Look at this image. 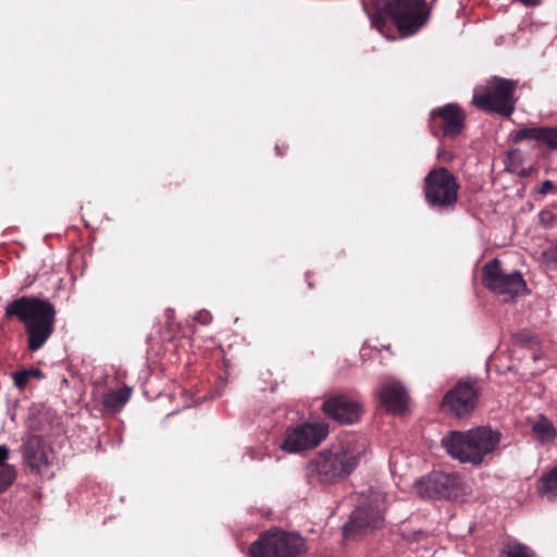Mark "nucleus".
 <instances>
[{"label": "nucleus", "instance_id": "27", "mask_svg": "<svg viewBox=\"0 0 557 557\" xmlns=\"http://www.w3.org/2000/svg\"><path fill=\"white\" fill-rule=\"evenodd\" d=\"M9 457V449L4 445H0V466H9L5 460Z\"/></svg>", "mask_w": 557, "mask_h": 557}, {"label": "nucleus", "instance_id": "17", "mask_svg": "<svg viewBox=\"0 0 557 557\" xmlns=\"http://www.w3.org/2000/svg\"><path fill=\"white\" fill-rule=\"evenodd\" d=\"M22 453L27 465L37 471L48 465V457L42 447V441L38 435H30L26 438Z\"/></svg>", "mask_w": 557, "mask_h": 557}, {"label": "nucleus", "instance_id": "20", "mask_svg": "<svg viewBox=\"0 0 557 557\" xmlns=\"http://www.w3.org/2000/svg\"><path fill=\"white\" fill-rule=\"evenodd\" d=\"M539 490L541 495L548 500H555L557 498V466L542 476Z\"/></svg>", "mask_w": 557, "mask_h": 557}, {"label": "nucleus", "instance_id": "3", "mask_svg": "<svg viewBox=\"0 0 557 557\" xmlns=\"http://www.w3.org/2000/svg\"><path fill=\"white\" fill-rule=\"evenodd\" d=\"M502 434L490 426L468 431H450L441 443L447 454L462 463L482 465L499 447Z\"/></svg>", "mask_w": 557, "mask_h": 557}, {"label": "nucleus", "instance_id": "8", "mask_svg": "<svg viewBox=\"0 0 557 557\" xmlns=\"http://www.w3.org/2000/svg\"><path fill=\"white\" fill-rule=\"evenodd\" d=\"M386 9L399 30L406 35L414 34L429 17L425 0H386Z\"/></svg>", "mask_w": 557, "mask_h": 557}, {"label": "nucleus", "instance_id": "9", "mask_svg": "<svg viewBox=\"0 0 557 557\" xmlns=\"http://www.w3.org/2000/svg\"><path fill=\"white\" fill-rule=\"evenodd\" d=\"M483 283L493 293L503 295L505 301L513 299L527 287L520 272H505L497 259L483 267Z\"/></svg>", "mask_w": 557, "mask_h": 557}, {"label": "nucleus", "instance_id": "21", "mask_svg": "<svg viewBox=\"0 0 557 557\" xmlns=\"http://www.w3.org/2000/svg\"><path fill=\"white\" fill-rule=\"evenodd\" d=\"M504 557H534V552L516 541L508 542L503 550Z\"/></svg>", "mask_w": 557, "mask_h": 557}, {"label": "nucleus", "instance_id": "28", "mask_svg": "<svg viewBox=\"0 0 557 557\" xmlns=\"http://www.w3.org/2000/svg\"><path fill=\"white\" fill-rule=\"evenodd\" d=\"M553 188V183L548 180L544 181L539 189L540 194H547Z\"/></svg>", "mask_w": 557, "mask_h": 557}, {"label": "nucleus", "instance_id": "22", "mask_svg": "<svg viewBox=\"0 0 557 557\" xmlns=\"http://www.w3.org/2000/svg\"><path fill=\"white\" fill-rule=\"evenodd\" d=\"M16 470L14 466H0V492L5 491L15 480Z\"/></svg>", "mask_w": 557, "mask_h": 557}, {"label": "nucleus", "instance_id": "7", "mask_svg": "<svg viewBox=\"0 0 557 557\" xmlns=\"http://www.w3.org/2000/svg\"><path fill=\"white\" fill-rule=\"evenodd\" d=\"M459 185L446 168H437L424 177L425 201L440 210L453 209L458 199Z\"/></svg>", "mask_w": 557, "mask_h": 557}, {"label": "nucleus", "instance_id": "13", "mask_svg": "<svg viewBox=\"0 0 557 557\" xmlns=\"http://www.w3.org/2000/svg\"><path fill=\"white\" fill-rule=\"evenodd\" d=\"M465 117V112L459 106L446 104L432 111L430 119L432 131L436 134L435 128L440 127L444 136L455 138L463 129Z\"/></svg>", "mask_w": 557, "mask_h": 557}, {"label": "nucleus", "instance_id": "16", "mask_svg": "<svg viewBox=\"0 0 557 557\" xmlns=\"http://www.w3.org/2000/svg\"><path fill=\"white\" fill-rule=\"evenodd\" d=\"M380 399L383 406L394 413H400L407 408V393L397 382L386 384L380 391Z\"/></svg>", "mask_w": 557, "mask_h": 557}, {"label": "nucleus", "instance_id": "25", "mask_svg": "<svg viewBox=\"0 0 557 557\" xmlns=\"http://www.w3.org/2000/svg\"><path fill=\"white\" fill-rule=\"evenodd\" d=\"M513 341H515V344H517V345L528 346V345L535 343V337L533 336L532 333H530L528 331H522L515 335Z\"/></svg>", "mask_w": 557, "mask_h": 557}, {"label": "nucleus", "instance_id": "6", "mask_svg": "<svg viewBox=\"0 0 557 557\" xmlns=\"http://www.w3.org/2000/svg\"><path fill=\"white\" fill-rule=\"evenodd\" d=\"M516 87L517 82L515 81L493 77L482 92L475 91L472 101L483 110L509 116L515 111Z\"/></svg>", "mask_w": 557, "mask_h": 557}, {"label": "nucleus", "instance_id": "18", "mask_svg": "<svg viewBox=\"0 0 557 557\" xmlns=\"http://www.w3.org/2000/svg\"><path fill=\"white\" fill-rule=\"evenodd\" d=\"M533 437L542 445L552 443L557 437V429L554 423L543 414L529 419Z\"/></svg>", "mask_w": 557, "mask_h": 557}, {"label": "nucleus", "instance_id": "19", "mask_svg": "<svg viewBox=\"0 0 557 557\" xmlns=\"http://www.w3.org/2000/svg\"><path fill=\"white\" fill-rule=\"evenodd\" d=\"M131 394L128 387L110 392L103 398V406L111 412H116L128 401Z\"/></svg>", "mask_w": 557, "mask_h": 557}, {"label": "nucleus", "instance_id": "12", "mask_svg": "<svg viewBox=\"0 0 557 557\" xmlns=\"http://www.w3.org/2000/svg\"><path fill=\"white\" fill-rule=\"evenodd\" d=\"M476 400L478 391L474 385L469 382L460 381L445 395L443 407L460 418L474 410Z\"/></svg>", "mask_w": 557, "mask_h": 557}, {"label": "nucleus", "instance_id": "2", "mask_svg": "<svg viewBox=\"0 0 557 557\" xmlns=\"http://www.w3.org/2000/svg\"><path fill=\"white\" fill-rule=\"evenodd\" d=\"M5 317H15L25 325L28 348L32 351L40 349L54 330V306L39 297L22 296L11 301L5 308Z\"/></svg>", "mask_w": 557, "mask_h": 557}, {"label": "nucleus", "instance_id": "4", "mask_svg": "<svg viewBox=\"0 0 557 557\" xmlns=\"http://www.w3.org/2000/svg\"><path fill=\"white\" fill-rule=\"evenodd\" d=\"M307 552L306 542L297 533L269 530L248 548L249 557H301Z\"/></svg>", "mask_w": 557, "mask_h": 557}, {"label": "nucleus", "instance_id": "24", "mask_svg": "<svg viewBox=\"0 0 557 557\" xmlns=\"http://www.w3.org/2000/svg\"><path fill=\"white\" fill-rule=\"evenodd\" d=\"M12 377L15 386L23 389L32 377V372H28L27 370L17 371L12 374Z\"/></svg>", "mask_w": 557, "mask_h": 557}, {"label": "nucleus", "instance_id": "15", "mask_svg": "<svg viewBox=\"0 0 557 557\" xmlns=\"http://www.w3.org/2000/svg\"><path fill=\"white\" fill-rule=\"evenodd\" d=\"M513 143L522 140H535L539 145L557 150V126L556 127H523L511 134Z\"/></svg>", "mask_w": 557, "mask_h": 557}, {"label": "nucleus", "instance_id": "26", "mask_svg": "<svg viewBox=\"0 0 557 557\" xmlns=\"http://www.w3.org/2000/svg\"><path fill=\"white\" fill-rule=\"evenodd\" d=\"M201 324H208L211 321V314L208 311H200L196 318Z\"/></svg>", "mask_w": 557, "mask_h": 557}, {"label": "nucleus", "instance_id": "10", "mask_svg": "<svg viewBox=\"0 0 557 557\" xmlns=\"http://www.w3.org/2000/svg\"><path fill=\"white\" fill-rule=\"evenodd\" d=\"M329 426L324 422L305 423L286 431L281 448L289 453H299L317 447L327 435Z\"/></svg>", "mask_w": 557, "mask_h": 557}, {"label": "nucleus", "instance_id": "31", "mask_svg": "<svg viewBox=\"0 0 557 557\" xmlns=\"http://www.w3.org/2000/svg\"><path fill=\"white\" fill-rule=\"evenodd\" d=\"M527 7H534L536 4V0H520Z\"/></svg>", "mask_w": 557, "mask_h": 557}, {"label": "nucleus", "instance_id": "1", "mask_svg": "<svg viewBox=\"0 0 557 557\" xmlns=\"http://www.w3.org/2000/svg\"><path fill=\"white\" fill-rule=\"evenodd\" d=\"M366 453V442L352 436L342 438L330 449L320 451L307 466L308 483L330 485L347 478Z\"/></svg>", "mask_w": 557, "mask_h": 557}, {"label": "nucleus", "instance_id": "30", "mask_svg": "<svg viewBox=\"0 0 557 557\" xmlns=\"http://www.w3.org/2000/svg\"><path fill=\"white\" fill-rule=\"evenodd\" d=\"M27 371L32 372V377H37V379L44 377V373L38 369H32V370H27Z\"/></svg>", "mask_w": 557, "mask_h": 557}, {"label": "nucleus", "instance_id": "11", "mask_svg": "<svg viewBox=\"0 0 557 557\" xmlns=\"http://www.w3.org/2000/svg\"><path fill=\"white\" fill-rule=\"evenodd\" d=\"M324 413L341 424H354L358 422L363 412L362 406L345 396L333 395L325 399L322 405Z\"/></svg>", "mask_w": 557, "mask_h": 557}, {"label": "nucleus", "instance_id": "23", "mask_svg": "<svg viewBox=\"0 0 557 557\" xmlns=\"http://www.w3.org/2000/svg\"><path fill=\"white\" fill-rule=\"evenodd\" d=\"M543 260L550 270L557 269V246L550 247L543 252Z\"/></svg>", "mask_w": 557, "mask_h": 557}, {"label": "nucleus", "instance_id": "14", "mask_svg": "<svg viewBox=\"0 0 557 557\" xmlns=\"http://www.w3.org/2000/svg\"><path fill=\"white\" fill-rule=\"evenodd\" d=\"M461 479L451 473L435 472L426 481L428 496L456 498L460 495Z\"/></svg>", "mask_w": 557, "mask_h": 557}, {"label": "nucleus", "instance_id": "5", "mask_svg": "<svg viewBox=\"0 0 557 557\" xmlns=\"http://www.w3.org/2000/svg\"><path fill=\"white\" fill-rule=\"evenodd\" d=\"M385 496L374 493L369 502L358 506L343 525L344 540H355L369 532L380 529L385 523Z\"/></svg>", "mask_w": 557, "mask_h": 557}, {"label": "nucleus", "instance_id": "29", "mask_svg": "<svg viewBox=\"0 0 557 557\" xmlns=\"http://www.w3.org/2000/svg\"><path fill=\"white\" fill-rule=\"evenodd\" d=\"M384 20L380 16L372 18V25L376 27L380 32H382V27L384 26Z\"/></svg>", "mask_w": 557, "mask_h": 557}]
</instances>
